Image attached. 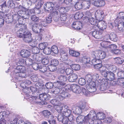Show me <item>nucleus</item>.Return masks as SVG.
I'll return each mask as SVG.
<instances>
[{
    "label": "nucleus",
    "mask_w": 124,
    "mask_h": 124,
    "mask_svg": "<svg viewBox=\"0 0 124 124\" xmlns=\"http://www.w3.org/2000/svg\"><path fill=\"white\" fill-rule=\"evenodd\" d=\"M94 67L96 69L99 70L101 75L102 72H104L106 70L104 69V67L102 66V65L101 63H99L95 64Z\"/></svg>",
    "instance_id": "24"
},
{
    "label": "nucleus",
    "mask_w": 124,
    "mask_h": 124,
    "mask_svg": "<svg viewBox=\"0 0 124 124\" xmlns=\"http://www.w3.org/2000/svg\"><path fill=\"white\" fill-rule=\"evenodd\" d=\"M81 23L78 21L74 22L72 25V27L75 30H80L82 28Z\"/></svg>",
    "instance_id": "20"
},
{
    "label": "nucleus",
    "mask_w": 124,
    "mask_h": 124,
    "mask_svg": "<svg viewBox=\"0 0 124 124\" xmlns=\"http://www.w3.org/2000/svg\"><path fill=\"white\" fill-rule=\"evenodd\" d=\"M68 93L66 90L64 91L63 90L62 92L60 93V94L58 96V99L60 101H61L68 97Z\"/></svg>",
    "instance_id": "19"
},
{
    "label": "nucleus",
    "mask_w": 124,
    "mask_h": 124,
    "mask_svg": "<svg viewBox=\"0 0 124 124\" xmlns=\"http://www.w3.org/2000/svg\"><path fill=\"white\" fill-rule=\"evenodd\" d=\"M77 1L76 0L77 2H76V3L75 4L74 6L76 9L79 10L83 8V2L81 1L77 2Z\"/></svg>",
    "instance_id": "27"
},
{
    "label": "nucleus",
    "mask_w": 124,
    "mask_h": 124,
    "mask_svg": "<svg viewBox=\"0 0 124 124\" xmlns=\"http://www.w3.org/2000/svg\"><path fill=\"white\" fill-rule=\"evenodd\" d=\"M43 115L45 117H47L51 115V113L47 110H45L43 111L42 112Z\"/></svg>",
    "instance_id": "46"
},
{
    "label": "nucleus",
    "mask_w": 124,
    "mask_h": 124,
    "mask_svg": "<svg viewBox=\"0 0 124 124\" xmlns=\"http://www.w3.org/2000/svg\"><path fill=\"white\" fill-rule=\"evenodd\" d=\"M89 122V124H99V123L96 119L94 118V116L93 117L92 119L90 120Z\"/></svg>",
    "instance_id": "41"
},
{
    "label": "nucleus",
    "mask_w": 124,
    "mask_h": 124,
    "mask_svg": "<svg viewBox=\"0 0 124 124\" xmlns=\"http://www.w3.org/2000/svg\"><path fill=\"white\" fill-rule=\"evenodd\" d=\"M91 55L93 59L92 61L95 62L97 60L104 59L106 56V53L103 51L99 50L92 51L91 52Z\"/></svg>",
    "instance_id": "3"
},
{
    "label": "nucleus",
    "mask_w": 124,
    "mask_h": 124,
    "mask_svg": "<svg viewBox=\"0 0 124 124\" xmlns=\"http://www.w3.org/2000/svg\"><path fill=\"white\" fill-rule=\"evenodd\" d=\"M31 35L32 34L31 33L30 31H27L23 39V41L27 43H29L32 42L33 40L31 36Z\"/></svg>",
    "instance_id": "13"
},
{
    "label": "nucleus",
    "mask_w": 124,
    "mask_h": 124,
    "mask_svg": "<svg viewBox=\"0 0 124 124\" xmlns=\"http://www.w3.org/2000/svg\"><path fill=\"white\" fill-rule=\"evenodd\" d=\"M67 107L64 106L63 108V110L61 115H62L65 117H68L71 115V111L67 108Z\"/></svg>",
    "instance_id": "22"
},
{
    "label": "nucleus",
    "mask_w": 124,
    "mask_h": 124,
    "mask_svg": "<svg viewBox=\"0 0 124 124\" xmlns=\"http://www.w3.org/2000/svg\"><path fill=\"white\" fill-rule=\"evenodd\" d=\"M58 119L59 121H62L63 124H69V121L68 120V117H63L62 115H59L58 117Z\"/></svg>",
    "instance_id": "25"
},
{
    "label": "nucleus",
    "mask_w": 124,
    "mask_h": 124,
    "mask_svg": "<svg viewBox=\"0 0 124 124\" xmlns=\"http://www.w3.org/2000/svg\"><path fill=\"white\" fill-rule=\"evenodd\" d=\"M18 23L17 24H19L21 25L24 24H25V20H24L23 18L21 17H20L18 19Z\"/></svg>",
    "instance_id": "55"
},
{
    "label": "nucleus",
    "mask_w": 124,
    "mask_h": 124,
    "mask_svg": "<svg viewBox=\"0 0 124 124\" xmlns=\"http://www.w3.org/2000/svg\"><path fill=\"white\" fill-rule=\"evenodd\" d=\"M95 15L96 19L98 21H101L104 17V12L102 10H98L95 13Z\"/></svg>",
    "instance_id": "10"
},
{
    "label": "nucleus",
    "mask_w": 124,
    "mask_h": 124,
    "mask_svg": "<svg viewBox=\"0 0 124 124\" xmlns=\"http://www.w3.org/2000/svg\"><path fill=\"white\" fill-rule=\"evenodd\" d=\"M39 98L42 101H46L49 100L51 98V96L48 94L44 93L40 94Z\"/></svg>",
    "instance_id": "18"
},
{
    "label": "nucleus",
    "mask_w": 124,
    "mask_h": 124,
    "mask_svg": "<svg viewBox=\"0 0 124 124\" xmlns=\"http://www.w3.org/2000/svg\"><path fill=\"white\" fill-rule=\"evenodd\" d=\"M104 72H102V75L105 77L107 78L110 81L113 80L114 79V74L112 72L105 70Z\"/></svg>",
    "instance_id": "9"
},
{
    "label": "nucleus",
    "mask_w": 124,
    "mask_h": 124,
    "mask_svg": "<svg viewBox=\"0 0 124 124\" xmlns=\"http://www.w3.org/2000/svg\"><path fill=\"white\" fill-rule=\"evenodd\" d=\"M27 25L25 24H22L21 25L19 24H16L14 30H18V31H26L27 30Z\"/></svg>",
    "instance_id": "15"
},
{
    "label": "nucleus",
    "mask_w": 124,
    "mask_h": 124,
    "mask_svg": "<svg viewBox=\"0 0 124 124\" xmlns=\"http://www.w3.org/2000/svg\"><path fill=\"white\" fill-rule=\"evenodd\" d=\"M78 78L77 75L76 73H73L69 76L68 79L69 82H75Z\"/></svg>",
    "instance_id": "26"
},
{
    "label": "nucleus",
    "mask_w": 124,
    "mask_h": 124,
    "mask_svg": "<svg viewBox=\"0 0 124 124\" xmlns=\"http://www.w3.org/2000/svg\"><path fill=\"white\" fill-rule=\"evenodd\" d=\"M98 26L100 29L102 31L105 29L107 27L106 24L103 21L98 22Z\"/></svg>",
    "instance_id": "28"
},
{
    "label": "nucleus",
    "mask_w": 124,
    "mask_h": 124,
    "mask_svg": "<svg viewBox=\"0 0 124 124\" xmlns=\"http://www.w3.org/2000/svg\"><path fill=\"white\" fill-rule=\"evenodd\" d=\"M107 31H93L92 35L95 38L100 39V41L108 40L110 38V34Z\"/></svg>",
    "instance_id": "1"
},
{
    "label": "nucleus",
    "mask_w": 124,
    "mask_h": 124,
    "mask_svg": "<svg viewBox=\"0 0 124 124\" xmlns=\"http://www.w3.org/2000/svg\"><path fill=\"white\" fill-rule=\"evenodd\" d=\"M32 31H40L43 29L41 28V27H38L35 24H33L32 27Z\"/></svg>",
    "instance_id": "44"
},
{
    "label": "nucleus",
    "mask_w": 124,
    "mask_h": 124,
    "mask_svg": "<svg viewBox=\"0 0 124 124\" xmlns=\"http://www.w3.org/2000/svg\"><path fill=\"white\" fill-rule=\"evenodd\" d=\"M59 63V61L57 60L54 59L51 60V65L56 66L58 65Z\"/></svg>",
    "instance_id": "63"
},
{
    "label": "nucleus",
    "mask_w": 124,
    "mask_h": 124,
    "mask_svg": "<svg viewBox=\"0 0 124 124\" xmlns=\"http://www.w3.org/2000/svg\"><path fill=\"white\" fill-rule=\"evenodd\" d=\"M51 51L55 54H57L58 53V50L57 46L55 45L53 46L51 48Z\"/></svg>",
    "instance_id": "45"
},
{
    "label": "nucleus",
    "mask_w": 124,
    "mask_h": 124,
    "mask_svg": "<svg viewBox=\"0 0 124 124\" xmlns=\"http://www.w3.org/2000/svg\"><path fill=\"white\" fill-rule=\"evenodd\" d=\"M84 116L80 115L78 116L76 118V121L78 124H84Z\"/></svg>",
    "instance_id": "33"
},
{
    "label": "nucleus",
    "mask_w": 124,
    "mask_h": 124,
    "mask_svg": "<svg viewBox=\"0 0 124 124\" xmlns=\"http://www.w3.org/2000/svg\"><path fill=\"white\" fill-rule=\"evenodd\" d=\"M63 82V81H60L58 80H57V82L58 83L57 86L60 88L62 90L63 88H64V86L66 84L65 83Z\"/></svg>",
    "instance_id": "39"
},
{
    "label": "nucleus",
    "mask_w": 124,
    "mask_h": 124,
    "mask_svg": "<svg viewBox=\"0 0 124 124\" xmlns=\"http://www.w3.org/2000/svg\"><path fill=\"white\" fill-rule=\"evenodd\" d=\"M82 61L85 64L88 63L90 61V59L86 57H83L82 59Z\"/></svg>",
    "instance_id": "61"
},
{
    "label": "nucleus",
    "mask_w": 124,
    "mask_h": 124,
    "mask_svg": "<svg viewBox=\"0 0 124 124\" xmlns=\"http://www.w3.org/2000/svg\"><path fill=\"white\" fill-rule=\"evenodd\" d=\"M61 59L63 61H66L68 59V54L66 52H62L61 53Z\"/></svg>",
    "instance_id": "31"
},
{
    "label": "nucleus",
    "mask_w": 124,
    "mask_h": 124,
    "mask_svg": "<svg viewBox=\"0 0 124 124\" xmlns=\"http://www.w3.org/2000/svg\"><path fill=\"white\" fill-rule=\"evenodd\" d=\"M0 3H2L0 5L2 11H7L8 8H15V4L13 0H0Z\"/></svg>",
    "instance_id": "2"
},
{
    "label": "nucleus",
    "mask_w": 124,
    "mask_h": 124,
    "mask_svg": "<svg viewBox=\"0 0 124 124\" xmlns=\"http://www.w3.org/2000/svg\"><path fill=\"white\" fill-rule=\"evenodd\" d=\"M70 66L73 70H80L81 67L79 65L77 64H72Z\"/></svg>",
    "instance_id": "36"
},
{
    "label": "nucleus",
    "mask_w": 124,
    "mask_h": 124,
    "mask_svg": "<svg viewBox=\"0 0 124 124\" xmlns=\"http://www.w3.org/2000/svg\"><path fill=\"white\" fill-rule=\"evenodd\" d=\"M48 45V43L45 42L40 43L39 45V47L40 49L41 50H44L46 48Z\"/></svg>",
    "instance_id": "35"
},
{
    "label": "nucleus",
    "mask_w": 124,
    "mask_h": 124,
    "mask_svg": "<svg viewBox=\"0 0 124 124\" xmlns=\"http://www.w3.org/2000/svg\"><path fill=\"white\" fill-rule=\"evenodd\" d=\"M16 69L19 71L17 72L16 74V76H17L16 77V78H18V77L23 78L25 76L26 69L24 66L22 65L18 66L16 67Z\"/></svg>",
    "instance_id": "5"
},
{
    "label": "nucleus",
    "mask_w": 124,
    "mask_h": 124,
    "mask_svg": "<svg viewBox=\"0 0 124 124\" xmlns=\"http://www.w3.org/2000/svg\"><path fill=\"white\" fill-rule=\"evenodd\" d=\"M42 63L44 65H46L49 62V59L48 57H45L42 60Z\"/></svg>",
    "instance_id": "59"
},
{
    "label": "nucleus",
    "mask_w": 124,
    "mask_h": 124,
    "mask_svg": "<svg viewBox=\"0 0 124 124\" xmlns=\"http://www.w3.org/2000/svg\"><path fill=\"white\" fill-rule=\"evenodd\" d=\"M60 4L58 2H54L53 3L50 2H47L45 3L44 5V8L45 10L51 11L54 10V8L58 9L60 6Z\"/></svg>",
    "instance_id": "4"
},
{
    "label": "nucleus",
    "mask_w": 124,
    "mask_h": 124,
    "mask_svg": "<svg viewBox=\"0 0 124 124\" xmlns=\"http://www.w3.org/2000/svg\"><path fill=\"white\" fill-rule=\"evenodd\" d=\"M43 52L46 54H50L51 53V49L49 47H46L43 50Z\"/></svg>",
    "instance_id": "47"
},
{
    "label": "nucleus",
    "mask_w": 124,
    "mask_h": 124,
    "mask_svg": "<svg viewBox=\"0 0 124 124\" xmlns=\"http://www.w3.org/2000/svg\"><path fill=\"white\" fill-rule=\"evenodd\" d=\"M56 100L55 99H53L51 100V102L52 104L55 105L54 107L56 110L59 113L61 114L63 110L64 107H62L61 105H56L55 103H54V102H56Z\"/></svg>",
    "instance_id": "12"
},
{
    "label": "nucleus",
    "mask_w": 124,
    "mask_h": 124,
    "mask_svg": "<svg viewBox=\"0 0 124 124\" xmlns=\"http://www.w3.org/2000/svg\"><path fill=\"white\" fill-rule=\"evenodd\" d=\"M42 34L40 33L38 34V35H36L35 37V39L36 41H40L42 40Z\"/></svg>",
    "instance_id": "53"
},
{
    "label": "nucleus",
    "mask_w": 124,
    "mask_h": 124,
    "mask_svg": "<svg viewBox=\"0 0 124 124\" xmlns=\"http://www.w3.org/2000/svg\"><path fill=\"white\" fill-rule=\"evenodd\" d=\"M31 83V82L30 81L27 80H23L22 82L21 85V86H22V87L24 88V87L23 86V85H25V87H26L25 85H29V84H30Z\"/></svg>",
    "instance_id": "40"
},
{
    "label": "nucleus",
    "mask_w": 124,
    "mask_h": 124,
    "mask_svg": "<svg viewBox=\"0 0 124 124\" xmlns=\"http://www.w3.org/2000/svg\"><path fill=\"white\" fill-rule=\"evenodd\" d=\"M5 21L7 23H9L13 21L12 16L7 14L5 16Z\"/></svg>",
    "instance_id": "30"
},
{
    "label": "nucleus",
    "mask_w": 124,
    "mask_h": 124,
    "mask_svg": "<svg viewBox=\"0 0 124 124\" xmlns=\"http://www.w3.org/2000/svg\"><path fill=\"white\" fill-rule=\"evenodd\" d=\"M88 28V31L92 30V31H98V29H99L98 25L96 24L93 26L91 27L90 28L91 30H90Z\"/></svg>",
    "instance_id": "48"
},
{
    "label": "nucleus",
    "mask_w": 124,
    "mask_h": 124,
    "mask_svg": "<svg viewBox=\"0 0 124 124\" xmlns=\"http://www.w3.org/2000/svg\"><path fill=\"white\" fill-rule=\"evenodd\" d=\"M105 114L102 112H99L97 113L96 115L94 116V118H95L100 123L101 122V120L104 119Z\"/></svg>",
    "instance_id": "17"
},
{
    "label": "nucleus",
    "mask_w": 124,
    "mask_h": 124,
    "mask_svg": "<svg viewBox=\"0 0 124 124\" xmlns=\"http://www.w3.org/2000/svg\"><path fill=\"white\" fill-rule=\"evenodd\" d=\"M84 20L86 22L88 21L92 25H98V21L96 19H95L93 17L89 18L87 17H86L84 19Z\"/></svg>",
    "instance_id": "14"
},
{
    "label": "nucleus",
    "mask_w": 124,
    "mask_h": 124,
    "mask_svg": "<svg viewBox=\"0 0 124 124\" xmlns=\"http://www.w3.org/2000/svg\"><path fill=\"white\" fill-rule=\"evenodd\" d=\"M91 3L90 1H87L83 2V8L85 9H88L90 7Z\"/></svg>",
    "instance_id": "38"
},
{
    "label": "nucleus",
    "mask_w": 124,
    "mask_h": 124,
    "mask_svg": "<svg viewBox=\"0 0 124 124\" xmlns=\"http://www.w3.org/2000/svg\"><path fill=\"white\" fill-rule=\"evenodd\" d=\"M21 56L24 58H27L31 55V52L29 50L23 49L20 53Z\"/></svg>",
    "instance_id": "16"
},
{
    "label": "nucleus",
    "mask_w": 124,
    "mask_h": 124,
    "mask_svg": "<svg viewBox=\"0 0 124 124\" xmlns=\"http://www.w3.org/2000/svg\"><path fill=\"white\" fill-rule=\"evenodd\" d=\"M84 14L81 12L76 13L75 14L74 17L75 19L78 20L81 19L83 16Z\"/></svg>",
    "instance_id": "32"
},
{
    "label": "nucleus",
    "mask_w": 124,
    "mask_h": 124,
    "mask_svg": "<svg viewBox=\"0 0 124 124\" xmlns=\"http://www.w3.org/2000/svg\"><path fill=\"white\" fill-rule=\"evenodd\" d=\"M94 5L97 7H101L104 6L105 4V1L103 0H98L94 1Z\"/></svg>",
    "instance_id": "21"
},
{
    "label": "nucleus",
    "mask_w": 124,
    "mask_h": 124,
    "mask_svg": "<svg viewBox=\"0 0 124 124\" xmlns=\"http://www.w3.org/2000/svg\"><path fill=\"white\" fill-rule=\"evenodd\" d=\"M100 90L101 91L106 90L109 88L108 80L107 79H102L101 81Z\"/></svg>",
    "instance_id": "6"
},
{
    "label": "nucleus",
    "mask_w": 124,
    "mask_h": 124,
    "mask_svg": "<svg viewBox=\"0 0 124 124\" xmlns=\"http://www.w3.org/2000/svg\"><path fill=\"white\" fill-rule=\"evenodd\" d=\"M69 87L68 89L71 90L74 93H80L81 92V88L78 85L75 84H72L71 85H68L66 86ZM67 88H66L67 89Z\"/></svg>",
    "instance_id": "7"
},
{
    "label": "nucleus",
    "mask_w": 124,
    "mask_h": 124,
    "mask_svg": "<svg viewBox=\"0 0 124 124\" xmlns=\"http://www.w3.org/2000/svg\"><path fill=\"white\" fill-rule=\"evenodd\" d=\"M33 62L32 59L31 58L26 59L25 61V64L28 66H29L32 65Z\"/></svg>",
    "instance_id": "37"
},
{
    "label": "nucleus",
    "mask_w": 124,
    "mask_h": 124,
    "mask_svg": "<svg viewBox=\"0 0 124 124\" xmlns=\"http://www.w3.org/2000/svg\"><path fill=\"white\" fill-rule=\"evenodd\" d=\"M34 46L32 49V52L34 54H37L39 53V48L37 47H35V45L33 46Z\"/></svg>",
    "instance_id": "56"
},
{
    "label": "nucleus",
    "mask_w": 124,
    "mask_h": 124,
    "mask_svg": "<svg viewBox=\"0 0 124 124\" xmlns=\"http://www.w3.org/2000/svg\"><path fill=\"white\" fill-rule=\"evenodd\" d=\"M58 79L60 81H65L67 80V77L65 75H61L58 77Z\"/></svg>",
    "instance_id": "54"
},
{
    "label": "nucleus",
    "mask_w": 124,
    "mask_h": 124,
    "mask_svg": "<svg viewBox=\"0 0 124 124\" xmlns=\"http://www.w3.org/2000/svg\"><path fill=\"white\" fill-rule=\"evenodd\" d=\"M31 19L32 21L35 22H38L39 20V17L35 15H32L31 16Z\"/></svg>",
    "instance_id": "51"
},
{
    "label": "nucleus",
    "mask_w": 124,
    "mask_h": 124,
    "mask_svg": "<svg viewBox=\"0 0 124 124\" xmlns=\"http://www.w3.org/2000/svg\"><path fill=\"white\" fill-rule=\"evenodd\" d=\"M61 90H62L60 88L57 86V87H55L54 88L53 90V92L54 93L57 94L58 93L60 92Z\"/></svg>",
    "instance_id": "57"
},
{
    "label": "nucleus",
    "mask_w": 124,
    "mask_h": 124,
    "mask_svg": "<svg viewBox=\"0 0 124 124\" xmlns=\"http://www.w3.org/2000/svg\"><path fill=\"white\" fill-rule=\"evenodd\" d=\"M52 15L53 19L55 22H57L59 20L60 16V13L59 10L53 11Z\"/></svg>",
    "instance_id": "23"
},
{
    "label": "nucleus",
    "mask_w": 124,
    "mask_h": 124,
    "mask_svg": "<svg viewBox=\"0 0 124 124\" xmlns=\"http://www.w3.org/2000/svg\"><path fill=\"white\" fill-rule=\"evenodd\" d=\"M68 120L69 121V124H73L74 122L72 121V120H74V118L73 116L70 115L68 117Z\"/></svg>",
    "instance_id": "64"
},
{
    "label": "nucleus",
    "mask_w": 124,
    "mask_h": 124,
    "mask_svg": "<svg viewBox=\"0 0 124 124\" xmlns=\"http://www.w3.org/2000/svg\"><path fill=\"white\" fill-rule=\"evenodd\" d=\"M65 72L66 75H68L72 73L73 71L72 68H67L66 69Z\"/></svg>",
    "instance_id": "52"
},
{
    "label": "nucleus",
    "mask_w": 124,
    "mask_h": 124,
    "mask_svg": "<svg viewBox=\"0 0 124 124\" xmlns=\"http://www.w3.org/2000/svg\"><path fill=\"white\" fill-rule=\"evenodd\" d=\"M109 47L110 48V51L112 52L117 49V46L114 44L109 45Z\"/></svg>",
    "instance_id": "60"
},
{
    "label": "nucleus",
    "mask_w": 124,
    "mask_h": 124,
    "mask_svg": "<svg viewBox=\"0 0 124 124\" xmlns=\"http://www.w3.org/2000/svg\"><path fill=\"white\" fill-rule=\"evenodd\" d=\"M69 53L71 56L75 57H78L80 55L79 52L71 49L69 50Z\"/></svg>",
    "instance_id": "29"
},
{
    "label": "nucleus",
    "mask_w": 124,
    "mask_h": 124,
    "mask_svg": "<svg viewBox=\"0 0 124 124\" xmlns=\"http://www.w3.org/2000/svg\"><path fill=\"white\" fill-rule=\"evenodd\" d=\"M30 16V15L29 14L28 11H26L25 12L23 16L22 17L23 19H26L29 18Z\"/></svg>",
    "instance_id": "50"
},
{
    "label": "nucleus",
    "mask_w": 124,
    "mask_h": 124,
    "mask_svg": "<svg viewBox=\"0 0 124 124\" xmlns=\"http://www.w3.org/2000/svg\"><path fill=\"white\" fill-rule=\"evenodd\" d=\"M89 87L88 90L90 93H92L95 92L97 90L96 84L93 81L88 83Z\"/></svg>",
    "instance_id": "11"
},
{
    "label": "nucleus",
    "mask_w": 124,
    "mask_h": 124,
    "mask_svg": "<svg viewBox=\"0 0 124 124\" xmlns=\"http://www.w3.org/2000/svg\"><path fill=\"white\" fill-rule=\"evenodd\" d=\"M78 83L79 85H83L86 83V81L85 79L83 78H80L78 81Z\"/></svg>",
    "instance_id": "49"
},
{
    "label": "nucleus",
    "mask_w": 124,
    "mask_h": 124,
    "mask_svg": "<svg viewBox=\"0 0 124 124\" xmlns=\"http://www.w3.org/2000/svg\"><path fill=\"white\" fill-rule=\"evenodd\" d=\"M48 68L49 70L51 71H55L56 69V66L53 65H51L49 66Z\"/></svg>",
    "instance_id": "62"
},
{
    "label": "nucleus",
    "mask_w": 124,
    "mask_h": 124,
    "mask_svg": "<svg viewBox=\"0 0 124 124\" xmlns=\"http://www.w3.org/2000/svg\"><path fill=\"white\" fill-rule=\"evenodd\" d=\"M60 19L62 21H65L67 18V16L65 13L61 14Z\"/></svg>",
    "instance_id": "58"
},
{
    "label": "nucleus",
    "mask_w": 124,
    "mask_h": 124,
    "mask_svg": "<svg viewBox=\"0 0 124 124\" xmlns=\"http://www.w3.org/2000/svg\"><path fill=\"white\" fill-rule=\"evenodd\" d=\"M114 23L116 26H117L119 31H124V20H115Z\"/></svg>",
    "instance_id": "8"
},
{
    "label": "nucleus",
    "mask_w": 124,
    "mask_h": 124,
    "mask_svg": "<svg viewBox=\"0 0 124 124\" xmlns=\"http://www.w3.org/2000/svg\"><path fill=\"white\" fill-rule=\"evenodd\" d=\"M110 39L114 41H116L118 40L117 35L115 32H111L110 34Z\"/></svg>",
    "instance_id": "34"
},
{
    "label": "nucleus",
    "mask_w": 124,
    "mask_h": 124,
    "mask_svg": "<svg viewBox=\"0 0 124 124\" xmlns=\"http://www.w3.org/2000/svg\"><path fill=\"white\" fill-rule=\"evenodd\" d=\"M26 32V31H24L23 32V33H20V31H17L16 33L17 36L18 37L23 38V39Z\"/></svg>",
    "instance_id": "43"
},
{
    "label": "nucleus",
    "mask_w": 124,
    "mask_h": 124,
    "mask_svg": "<svg viewBox=\"0 0 124 124\" xmlns=\"http://www.w3.org/2000/svg\"><path fill=\"white\" fill-rule=\"evenodd\" d=\"M85 78L87 83L93 81L92 76L90 74H87L85 76Z\"/></svg>",
    "instance_id": "42"
}]
</instances>
